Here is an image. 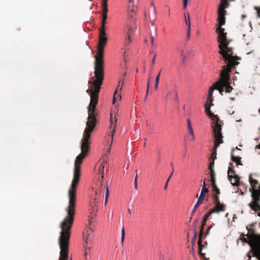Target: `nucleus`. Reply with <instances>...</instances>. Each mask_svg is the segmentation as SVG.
I'll return each instance as SVG.
<instances>
[{
	"instance_id": "f257e3e1",
	"label": "nucleus",
	"mask_w": 260,
	"mask_h": 260,
	"mask_svg": "<svg viewBox=\"0 0 260 260\" xmlns=\"http://www.w3.org/2000/svg\"><path fill=\"white\" fill-rule=\"evenodd\" d=\"M91 133L87 131H84L83 137L81 140V152L76 158L73 179L68 191L69 203L66 208L67 215L60 223L61 230L71 231L74 223L77 200V188L81 176L80 166L88 152L89 139Z\"/></svg>"
},
{
	"instance_id": "f03ea898",
	"label": "nucleus",
	"mask_w": 260,
	"mask_h": 260,
	"mask_svg": "<svg viewBox=\"0 0 260 260\" xmlns=\"http://www.w3.org/2000/svg\"><path fill=\"white\" fill-rule=\"evenodd\" d=\"M94 76L88 81V84H91V86L86 90L87 93H90V101L88 106V120L84 131L89 132H92L97 122L95 111L98 103L99 93L104 77V71H94Z\"/></svg>"
},
{
	"instance_id": "7ed1b4c3",
	"label": "nucleus",
	"mask_w": 260,
	"mask_h": 260,
	"mask_svg": "<svg viewBox=\"0 0 260 260\" xmlns=\"http://www.w3.org/2000/svg\"><path fill=\"white\" fill-rule=\"evenodd\" d=\"M98 51L95 56L94 71H104V52L108 38L106 29L100 28Z\"/></svg>"
},
{
	"instance_id": "20e7f679",
	"label": "nucleus",
	"mask_w": 260,
	"mask_h": 260,
	"mask_svg": "<svg viewBox=\"0 0 260 260\" xmlns=\"http://www.w3.org/2000/svg\"><path fill=\"white\" fill-rule=\"evenodd\" d=\"M229 43H226L224 44H221L218 45L220 50L218 53L222 56L224 62L227 63L226 66L222 67V70L224 67L229 68L230 70L231 69L237 66L239 63L237 60L240 59L237 56H233V49L229 47Z\"/></svg>"
},
{
	"instance_id": "39448f33",
	"label": "nucleus",
	"mask_w": 260,
	"mask_h": 260,
	"mask_svg": "<svg viewBox=\"0 0 260 260\" xmlns=\"http://www.w3.org/2000/svg\"><path fill=\"white\" fill-rule=\"evenodd\" d=\"M231 71L229 68H224L220 73V79L214 83L215 89L218 90L220 93L222 95L225 91L230 93L233 90V87L230 85V72Z\"/></svg>"
},
{
	"instance_id": "423d86ee",
	"label": "nucleus",
	"mask_w": 260,
	"mask_h": 260,
	"mask_svg": "<svg viewBox=\"0 0 260 260\" xmlns=\"http://www.w3.org/2000/svg\"><path fill=\"white\" fill-rule=\"evenodd\" d=\"M71 231L61 230L58 242L60 248L59 260H67L68 258L69 240Z\"/></svg>"
},
{
	"instance_id": "0eeeda50",
	"label": "nucleus",
	"mask_w": 260,
	"mask_h": 260,
	"mask_svg": "<svg viewBox=\"0 0 260 260\" xmlns=\"http://www.w3.org/2000/svg\"><path fill=\"white\" fill-rule=\"evenodd\" d=\"M212 103H207L205 105V112L207 115L212 119L213 122L212 124V127L213 129V133L215 134V137L219 138L221 135L222 126L223 124L220 120L219 118L217 115H214L210 111V107L213 106Z\"/></svg>"
},
{
	"instance_id": "6e6552de",
	"label": "nucleus",
	"mask_w": 260,
	"mask_h": 260,
	"mask_svg": "<svg viewBox=\"0 0 260 260\" xmlns=\"http://www.w3.org/2000/svg\"><path fill=\"white\" fill-rule=\"evenodd\" d=\"M258 235H259L255 234L254 233H250L249 234H247V236L248 240L245 237L244 234H242L240 236V239L242 240V241L248 244V245L250 246L253 255V252L256 250V247L257 245H258V244H259V241L257 239L256 237V236Z\"/></svg>"
},
{
	"instance_id": "1a4fd4ad",
	"label": "nucleus",
	"mask_w": 260,
	"mask_h": 260,
	"mask_svg": "<svg viewBox=\"0 0 260 260\" xmlns=\"http://www.w3.org/2000/svg\"><path fill=\"white\" fill-rule=\"evenodd\" d=\"M250 191L251 192L252 201L249 204V207L254 211L260 210V193L256 189L251 188Z\"/></svg>"
},
{
	"instance_id": "9d476101",
	"label": "nucleus",
	"mask_w": 260,
	"mask_h": 260,
	"mask_svg": "<svg viewBox=\"0 0 260 260\" xmlns=\"http://www.w3.org/2000/svg\"><path fill=\"white\" fill-rule=\"evenodd\" d=\"M224 29L220 26L216 29V31L218 33L217 42L219 43V45L229 43L226 37L227 34L226 32H224Z\"/></svg>"
},
{
	"instance_id": "9b49d317",
	"label": "nucleus",
	"mask_w": 260,
	"mask_h": 260,
	"mask_svg": "<svg viewBox=\"0 0 260 260\" xmlns=\"http://www.w3.org/2000/svg\"><path fill=\"white\" fill-rule=\"evenodd\" d=\"M213 136H214V138L215 139L214 143V150H213V152L212 153L211 156H210V158L211 159H212V160H213L214 158H215V159L216 158L217 148L219 145V144H222L223 143V140H222L223 137H222L221 133V135L220 136H219V138L218 137L216 138L215 137V134H213Z\"/></svg>"
},
{
	"instance_id": "f8f14e48",
	"label": "nucleus",
	"mask_w": 260,
	"mask_h": 260,
	"mask_svg": "<svg viewBox=\"0 0 260 260\" xmlns=\"http://www.w3.org/2000/svg\"><path fill=\"white\" fill-rule=\"evenodd\" d=\"M226 14V11L223 10L221 7L218 8V18L217 20L218 22V27H222V25H224L225 22V15Z\"/></svg>"
},
{
	"instance_id": "ddd939ff",
	"label": "nucleus",
	"mask_w": 260,
	"mask_h": 260,
	"mask_svg": "<svg viewBox=\"0 0 260 260\" xmlns=\"http://www.w3.org/2000/svg\"><path fill=\"white\" fill-rule=\"evenodd\" d=\"M214 204V207L209 211L210 212V213H218L220 212H224L225 210V205H223V204L219 203H215Z\"/></svg>"
},
{
	"instance_id": "4468645a",
	"label": "nucleus",
	"mask_w": 260,
	"mask_h": 260,
	"mask_svg": "<svg viewBox=\"0 0 260 260\" xmlns=\"http://www.w3.org/2000/svg\"><path fill=\"white\" fill-rule=\"evenodd\" d=\"M117 118L116 116L114 117V118H113L112 115H111V119H110V128L111 129V136L112 138H113V137L114 135L115 131V126H116V123L117 122Z\"/></svg>"
},
{
	"instance_id": "2eb2a0df",
	"label": "nucleus",
	"mask_w": 260,
	"mask_h": 260,
	"mask_svg": "<svg viewBox=\"0 0 260 260\" xmlns=\"http://www.w3.org/2000/svg\"><path fill=\"white\" fill-rule=\"evenodd\" d=\"M108 11L103 10L101 21V27L100 28L106 29V23L108 16Z\"/></svg>"
},
{
	"instance_id": "dca6fc26",
	"label": "nucleus",
	"mask_w": 260,
	"mask_h": 260,
	"mask_svg": "<svg viewBox=\"0 0 260 260\" xmlns=\"http://www.w3.org/2000/svg\"><path fill=\"white\" fill-rule=\"evenodd\" d=\"M260 216V213L258 214ZM257 239L259 241V244L256 247V250L253 252V256L256 257L260 260V234L256 236Z\"/></svg>"
},
{
	"instance_id": "f3484780",
	"label": "nucleus",
	"mask_w": 260,
	"mask_h": 260,
	"mask_svg": "<svg viewBox=\"0 0 260 260\" xmlns=\"http://www.w3.org/2000/svg\"><path fill=\"white\" fill-rule=\"evenodd\" d=\"M100 199L98 197H95L94 199V205L92 206V210L90 212V215L89 216V217L90 218H92L95 215V213L94 212V210L96 211V209L94 207V206H96L98 203L99 202Z\"/></svg>"
},
{
	"instance_id": "a211bd4d",
	"label": "nucleus",
	"mask_w": 260,
	"mask_h": 260,
	"mask_svg": "<svg viewBox=\"0 0 260 260\" xmlns=\"http://www.w3.org/2000/svg\"><path fill=\"white\" fill-rule=\"evenodd\" d=\"M93 232V230L90 228L87 232H83V238L84 239L86 244L90 241V234H92Z\"/></svg>"
},
{
	"instance_id": "6ab92c4d",
	"label": "nucleus",
	"mask_w": 260,
	"mask_h": 260,
	"mask_svg": "<svg viewBox=\"0 0 260 260\" xmlns=\"http://www.w3.org/2000/svg\"><path fill=\"white\" fill-rule=\"evenodd\" d=\"M101 160L102 161V164L101 165L100 168V173L102 175V180L104 178V167H105V164L107 161V158L106 157V155L103 157L101 159Z\"/></svg>"
},
{
	"instance_id": "aec40b11",
	"label": "nucleus",
	"mask_w": 260,
	"mask_h": 260,
	"mask_svg": "<svg viewBox=\"0 0 260 260\" xmlns=\"http://www.w3.org/2000/svg\"><path fill=\"white\" fill-rule=\"evenodd\" d=\"M208 191H209L208 189L202 188L198 201H199L203 203V201H204L205 198L206 193H207L208 192Z\"/></svg>"
},
{
	"instance_id": "412c9836",
	"label": "nucleus",
	"mask_w": 260,
	"mask_h": 260,
	"mask_svg": "<svg viewBox=\"0 0 260 260\" xmlns=\"http://www.w3.org/2000/svg\"><path fill=\"white\" fill-rule=\"evenodd\" d=\"M214 89H215V86H214V84L212 86H211L209 88V89L208 91V99L207 100V103H212V98L213 92Z\"/></svg>"
},
{
	"instance_id": "4be33fe9",
	"label": "nucleus",
	"mask_w": 260,
	"mask_h": 260,
	"mask_svg": "<svg viewBox=\"0 0 260 260\" xmlns=\"http://www.w3.org/2000/svg\"><path fill=\"white\" fill-rule=\"evenodd\" d=\"M234 150V149H232V151L231 153V159L233 161H234L237 163L238 165H242L241 162V158L239 156H235L233 153V151Z\"/></svg>"
},
{
	"instance_id": "5701e85b",
	"label": "nucleus",
	"mask_w": 260,
	"mask_h": 260,
	"mask_svg": "<svg viewBox=\"0 0 260 260\" xmlns=\"http://www.w3.org/2000/svg\"><path fill=\"white\" fill-rule=\"evenodd\" d=\"M198 244L199 245V254L201 256V257L203 258H204L205 260H206V258H207L205 257V253L202 252V250L203 248V245H202V241L200 240H198Z\"/></svg>"
},
{
	"instance_id": "b1692460",
	"label": "nucleus",
	"mask_w": 260,
	"mask_h": 260,
	"mask_svg": "<svg viewBox=\"0 0 260 260\" xmlns=\"http://www.w3.org/2000/svg\"><path fill=\"white\" fill-rule=\"evenodd\" d=\"M239 178L237 175H234L232 177V181H231V184L233 186H238L239 184Z\"/></svg>"
},
{
	"instance_id": "393cba45",
	"label": "nucleus",
	"mask_w": 260,
	"mask_h": 260,
	"mask_svg": "<svg viewBox=\"0 0 260 260\" xmlns=\"http://www.w3.org/2000/svg\"><path fill=\"white\" fill-rule=\"evenodd\" d=\"M249 181L250 182V185L252 187V188L254 189L256 187V185L258 184L257 180L254 179L252 178V175L250 174L249 176Z\"/></svg>"
},
{
	"instance_id": "a878e982",
	"label": "nucleus",
	"mask_w": 260,
	"mask_h": 260,
	"mask_svg": "<svg viewBox=\"0 0 260 260\" xmlns=\"http://www.w3.org/2000/svg\"><path fill=\"white\" fill-rule=\"evenodd\" d=\"M228 174L229 180L232 181L233 176L235 175L234 170L233 168H229Z\"/></svg>"
},
{
	"instance_id": "bb28decb",
	"label": "nucleus",
	"mask_w": 260,
	"mask_h": 260,
	"mask_svg": "<svg viewBox=\"0 0 260 260\" xmlns=\"http://www.w3.org/2000/svg\"><path fill=\"white\" fill-rule=\"evenodd\" d=\"M211 213H210V211H208L207 213H206L203 217L202 220V223L203 225L205 226L206 224V221L207 219H208L209 217L211 215Z\"/></svg>"
},
{
	"instance_id": "cd10ccee",
	"label": "nucleus",
	"mask_w": 260,
	"mask_h": 260,
	"mask_svg": "<svg viewBox=\"0 0 260 260\" xmlns=\"http://www.w3.org/2000/svg\"><path fill=\"white\" fill-rule=\"evenodd\" d=\"M171 166L172 167V173H171V175H170V177H169V178H168V179H167V180L166 181V183L165 184V187H164V189L165 190L167 189V187H168V183H169V182L170 181V179L171 178V177L173 175V174L174 173V165H173V164L172 163L171 164Z\"/></svg>"
},
{
	"instance_id": "c85d7f7f",
	"label": "nucleus",
	"mask_w": 260,
	"mask_h": 260,
	"mask_svg": "<svg viewBox=\"0 0 260 260\" xmlns=\"http://www.w3.org/2000/svg\"><path fill=\"white\" fill-rule=\"evenodd\" d=\"M229 6V3L226 0H221V3L219 8H222L223 10Z\"/></svg>"
},
{
	"instance_id": "c756f323",
	"label": "nucleus",
	"mask_w": 260,
	"mask_h": 260,
	"mask_svg": "<svg viewBox=\"0 0 260 260\" xmlns=\"http://www.w3.org/2000/svg\"><path fill=\"white\" fill-rule=\"evenodd\" d=\"M131 42V36L130 34H126V36L125 38L124 41V45L125 46H127L129 45Z\"/></svg>"
},
{
	"instance_id": "7c9ffc66",
	"label": "nucleus",
	"mask_w": 260,
	"mask_h": 260,
	"mask_svg": "<svg viewBox=\"0 0 260 260\" xmlns=\"http://www.w3.org/2000/svg\"><path fill=\"white\" fill-rule=\"evenodd\" d=\"M123 85V82L121 81V80H119L118 85H117L115 92L116 93H117L118 91H121L122 90Z\"/></svg>"
},
{
	"instance_id": "2f4dec72",
	"label": "nucleus",
	"mask_w": 260,
	"mask_h": 260,
	"mask_svg": "<svg viewBox=\"0 0 260 260\" xmlns=\"http://www.w3.org/2000/svg\"><path fill=\"white\" fill-rule=\"evenodd\" d=\"M121 98V97L120 94H119V93L117 94V93H116L115 92H114L113 98V101H112L113 104H115L116 100H120Z\"/></svg>"
},
{
	"instance_id": "473e14b6",
	"label": "nucleus",
	"mask_w": 260,
	"mask_h": 260,
	"mask_svg": "<svg viewBox=\"0 0 260 260\" xmlns=\"http://www.w3.org/2000/svg\"><path fill=\"white\" fill-rule=\"evenodd\" d=\"M99 185L100 186V188L97 189L95 192V197H98V196L101 193V192H102L101 187L103 185V184L102 183V181H100L99 182Z\"/></svg>"
},
{
	"instance_id": "72a5a7b5",
	"label": "nucleus",
	"mask_w": 260,
	"mask_h": 260,
	"mask_svg": "<svg viewBox=\"0 0 260 260\" xmlns=\"http://www.w3.org/2000/svg\"><path fill=\"white\" fill-rule=\"evenodd\" d=\"M109 196V190L108 186H107L106 193H105V205H106L107 203Z\"/></svg>"
},
{
	"instance_id": "f704fd0d",
	"label": "nucleus",
	"mask_w": 260,
	"mask_h": 260,
	"mask_svg": "<svg viewBox=\"0 0 260 260\" xmlns=\"http://www.w3.org/2000/svg\"><path fill=\"white\" fill-rule=\"evenodd\" d=\"M102 7L103 10L108 11V2L102 1Z\"/></svg>"
},
{
	"instance_id": "c9c22d12",
	"label": "nucleus",
	"mask_w": 260,
	"mask_h": 260,
	"mask_svg": "<svg viewBox=\"0 0 260 260\" xmlns=\"http://www.w3.org/2000/svg\"><path fill=\"white\" fill-rule=\"evenodd\" d=\"M127 28H128V31L127 32V34H130V36H131V35L134 31L135 28L132 26L128 25Z\"/></svg>"
},
{
	"instance_id": "e433bc0d",
	"label": "nucleus",
	"mask_w": 260,
	"mask_h": 260,
	"mask_svg": "<svg viewBox=\"0 0 260 260\" xmlns=\"http://www.w3.org/2000/svg\"><path fill=\"white\" fill-rule=\"evenodd\" d=\"M213 200H214V204L220 203V201H219V198L218 195H217V194H213Z\"/></svg>"
},
{
	"instance_id": "4c0bfd02",
	"label": "nucleus",
	"mask_w": 260,
	"mask_h": 260,
	"mask_svg": "<svg viewBox=\"0 0 260 260\" xmlns=\"http://www.w3.org/2000/svg\"><path fill=\"white\" fill-rule=\"evenodd\" d=\"M204 226H203V223H202V225H201V227L200 228V234H199V240H201V239H202V237L203 236V231H204Z\"/></svg>"
},
{
	"instance_id": "58836bf2",
	"label": "nucleus",
	"mask_w": 260,
	"mask_h": 260,
	"mask_svg": "<svg viewBox=\"0 0 260 260\" xmlns=\"http://www.w3.org/2000/svg\"><path fill=\"white\" fill-rule=\"evenodd\" d=\"M125 238V230L123 226L121 230V243L122 244L123 243L124 240Z\"/></svg>"
},
{
	"instance_id": "ea45409f",
	"label": "nucleus",
	"mask_w": 260,
	"mask_h": 260,
	"mask_svg": "<svg viewBox=\"0 0 260 260\" xmlns=\"http://www.w3.org/2000/svg\"><path fill=\"white\" fill-rule=\"evenodd\" d=\"M190 53L191 52L190 51H187L186 52H185V53H184V52L183 51H182V56L183 60H184L185 58L190 54Z\"/></svg>"
},
{
	"instance_id": "a19ab883",
	"label": "nucleus",
	"mask_w": 260,
	"mask_h": 260,
	"mask_svg": "<svg viewBox=\"0 0 260 260\" xmlns=\"http://www.w3.org/2000/svg\"><path fill=\"white\" fill-rule=\"evenodd\" d=\"M210 177L211 180H215V174L214 170H210Z\"/></svg>"
},
{
	"instance_id": "79ce46f5",
	"label": "nucleus",
	"mask_w": 260,
	"mask_h": 260,
	"mask_svg": "<svg viewBox=\"0 0 260 260\" xmlns=\"http://www.w3.org/2000/svg\"><path fill=\"white\" fill-rule=\"evenodd\" d=\"M214 160L215 158H213V160L211 161L209 165V169L210 170H214Z\"/></svg>"
},
{
	"instance_id": "37998d69",
	"label": "nucleus",
	"mask_w": 260,
	"mask_h": 260,
	"mask_svg": "<svg viewBox=\"0 0 260 260\" xmlns=\"http://www.w3.org/2000/svg\"><path fill=\"white\" fill-rule=\"evenodd\" d=\"M197 232H196L194 231L193 237V238L191 239V243H192V244L193 245H194L195 244V241H196V238H197Z\"/></svg>"
},
{
	"instance_id": "c03bdc74",
	"label": "nucleus",
	"mask_w": 260,
	"mask_h": 260,
	"mask_svg": "<svg viewBox=\"0 0 260 260\" xmlns=\"http://www.w3.org/2000/svg\"><path fill=\"white\" fill-rule=\"evenodd\" d=\"M186 24L187 25V29H190V22L189 20V14H188V21L187 20H185Z\"/></svg>"
},
{
	"instance_id": "a18cd8bd",
	"label": "nucleus",
	"mask_w": 260,
	"mask_h": 260,
	"mask_svg": "<svg viewBox=\"0 0 260 260\" xmlns=\"http://www.w3.org/2000/svg\"><path fill=\"white\" fill-rule=\"evenodd\" d=\"M136 176L135 178V188L136 189H137V179H138V175H137V170L136 171Z\"/></svg>"
},
{
	"instance_id": "49530a36",
	"label": "nucleus",
	"mask_w": 260,
	"mask_h": 260,
	"mask_svg": "<svg viewBox=\"0 0 260 260\" xmlns=\"http://www.w3.org/2000/svg\"><path fill=\"white\" fill-rule=\"evenodd\" d=\"M202 204V203L198 201L195 205L194 206L193 208H194V209H197Z\"/></svg>"
},
{
	"instance_id": "de8ad7c7",
	"label": "nucleus",
	"mask_w": 260,
	"mask_h": 260,
	"mask_svg": "<svg viewBox=\"0 0 260 260\" xmlns=\"http://www.w3.org/2000/svg\"><path fill=\"white\" fill-rule=\"evenodd\" d=\"M211 186L213 188V190L217 187L216 184L215 180H211Z\"/></svg>"
},
{
	"instance_id": "09e8293b",
	"label": "nucleus",
	"mask_w": 260,
	"mask_h": 260,
	"mask_svg": "<svg viewBox=\"0 0 260 260\" xmlns=\"http://www.w3.org/2000/svg\"><path fill=\"white\" fill-rule=\"evenodd\" d=\"M161 70L159 71V72L158 73V74L157 75L156 78H155V82H158L159 81V78H160V74H161Z\"/></svg>"
},
{
	"instance_id": "8fccbe9b",
	"label": "nucleus",
	"mask_w": 260,
	"mask_h": 260,
	"mask_svg": "<svg viewBox=\"0 0 260 260\" xmlns=\"http://www.w3.org/2000/svg\"><path fill=\"white\" fill-rule=\"evenodd\" d=\"M213 191L215 192V193L214 194L219 195L220 193V190L218 187H216L215 189H214Z\"/></svg>"
},
{
	"instance_id": "3c124183",
	"label": "nucleus",
	"mask_w": 260,
	"mask_h": 260,
	"mask_svg": "<svg viewBox=\"0 0 260 260\" xmlns=\"http://www.w3.org/2000/svg\"><path fill=\"white\" fill-rule=\"evenodd\" d=\"M149 79L148 80V83H147V91H146V96H145V99L147 98V95H148V91H149Z\"/></svg>"
},
{
	"instance_id": "603ef678",
	"label": "nucleus",
	"mask_w": 260,
	"mask_h": 260,
	"mask_svg": "<svg viewBox=\"0 0 260 260\" xmlns=\"http://www.w3.org/2000/svg\"><path fill=\"white\" fill-rule=\"evenodd\" d=\"M187 127H188V129L190 128H192L191 124V122H190V120L189 119H187Z\"/></svg>"
},
{
	"instance_id": "864d4df0",
	"label": "nucleus",
	"mask_w": 260,
	"mask_h": 260,
	"mask_svg": "<svg viewBox=\"0 0 260 260\" xmlns=\"http://www.w3.org/2000/svg\"><path fill=\"white\" fill-rule=\"evenodd\" d=\"M155 57H156V54L154 55V56L153 57L152 60V62H151V68H153V66H154V63H155Z\"/></svg>"
},
{
	"instance_id": "5fc2aeb1",
	"label": "nucleus",
	"mask_w": 260,
	"mask_h": 260,
	"mask_svg": "<svg viewBox=\"0 0 260 260\" xmlns=\"http://www.w3.org/2000/svg\"><path fill=\"white\" fill-rule=\"evenodd\" d=\"M254 9L256 10L257 12V14L258 15L259 17H260V8H258V7H254Z\"/></svg>"
},
{
	"instance_id": "6e6d98bb",
	"label": "nucleus",
	"mask_w": 260,
	"mask_h": 260,
	"mask_svg": "<svg viewBox=\"0 0 260 260\" xmlns=\"http://www.w3.org/2000/svg\"><path fill=\"white\" fill-rule=\"evenodd\" d=\"M190 35V29H187V40L189 39Z\"/></svg>"
},
{
	"instance_id": "4d7b16f0",
	"label": "nucleus",
	"mask_w": 260,
	"mask_h": 260,
	"mask_svg": "<svg viewBox=\"0 0 260 260\" xmlns=\"http://www.w3.org/2000/svg\"><path fill=\"white\" fill-rule=\"evenodd\" d=\"M188 129L190 135H191V136H193V135H194V134H193V131L192 127L188 128Z\"/></svg>"
},
{
	"instance_id": "13d9d810",
	"label": "nucleus",
	"mask_w": 260,
	"mask_h": 260,
	"mask_svg": "<svg viewBox=\"0 0 260 260\" xmlns=\"http://www.w3.org/2000/svg\"><path fill=\"white\" fill-rule=\"evenodd\" d=\"M187 4V0H183V8L185 9L186 8Z\"/></svg>"
},
{
	"instance_id": "bf43d9fd",
	"label": "nucleus",
	"mask_w": 260,
	"mask_h": 260,
	"mask_svg": "<svg viewBox=\"0 0 260 260\" xmlns=\"http://www.w3.org/2000/svg\"><path fill=\"white\" fill-rule=\"evenodd\" d=\"M205 179L203 181V187L202 188H205L206 189H208L207 188H206V181H205Z\"/></svg>"
},
{
	"instance_id": "052dcab7",
	"label": "nucleus",
	"mask_w": 260,
	"mask_h": 260,
	"mask_svg": "<svg viewBox=\"0 0 260 260\" xmlns=\"http://www.w3.org/2000/svg\"><path fill=\"white\" fill-rule=\"evenodd\" d=\"M158 84H159L158 82H157L155 81L154 89L155 90H156L158 88Z\"/></svg>"
},
{
	"instance_id": "680f3d73",
	"label": "nucleus",
	"mask_w": 260,
	"mask_h": 260,
	"mask_svg": "<svg viewBox=\"0 0 260 260\" xmlns=\"http://www.w3.org/2000/svg\"><path fill=\"white\" fill-rule=\"evenodd\" d=\"M154 37L151 35V43L152 45H154Z\"/></svg>"
},
{
	"instance_id": "e2e57ef3",
	"label": "nucleus",
	"mask_w": 260,
	"mask_h": 260,
	"mask_svg": "<svg viewBox=\"0 0 260 260\" xmlns=\"http://www.w3.org/2000/svg\"><path fill=\"white\" fill-rule=\"evenodd\" d=\"M211 226H209V227L208 228V229L207 230L206 233V235H208V234H209V231H210V230L211 229Z\"/></svg>"
},
{
	"instance_id": "0e129e2a",
	"label": "nucleus",
	"mask_w": 260,
	"mask_h": 260,
	"mask_svg": "<svg viewBox=\"0 0 260 260\" xmlns=\"http://www.w3.org/2000/svg\"><path fill=\"white\" fill-rule=\"evenodd\" d=\"M172 94V92H168V94H167V96H166V98H165V100H168V96H169L170 94Z\"/></svg>"
},
{
	"instance_id": "69168bd1",
	"label": "nucleus",
	"mask_w": 260,
	"mask_h": 260,
	"mask_svg": "<svg viewBox=\"0 0 260 260\" xmlns=\"http://www.w3.org/2000/svg\"><path fill=\"white\" fill-rule=\"evenodd\" d=\"M151 6H152V8H153V12H154V14H155V13H156V11H155V6H154V5L153 4H151Z\"/></svg>"
},
{
	"instance_id": "338daca9",
	"label": "nucleus",
	"mask_w": 260,
	"mask_h": 260,
	"mask_svg": "<svg viewBox=\"0 0 260 260\" xmlns=\"http://www.w3.org/2000/svg\"><path fill=\"white\" fill-rule=\"evenodd\" d=\"M196 210H197V209H194V208H193L191 212V215H192L195 213Z\"/></svg>"
},
{
	"instance_id": "774afa93",
	"label": "nucleus",
	"mask_w": 260,
	"mask_h": 260,
	"mask_svg": "<svg viewBox=\"0 0 260 260\" xmlns=\"http://www.w3.org/2000/svg\"><path fill=\"white\" fill-rule=\"evenodd\" d=\"M245 17H246V15H244V14L242 15L241 18H242V19H244Z\"/></svg>"
}]
</instances>
